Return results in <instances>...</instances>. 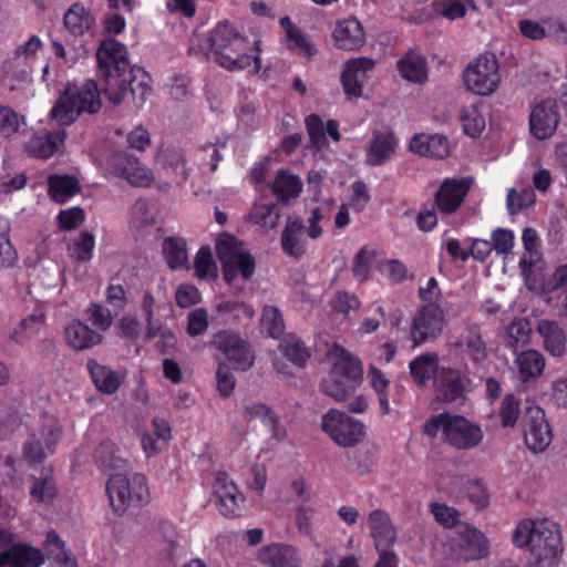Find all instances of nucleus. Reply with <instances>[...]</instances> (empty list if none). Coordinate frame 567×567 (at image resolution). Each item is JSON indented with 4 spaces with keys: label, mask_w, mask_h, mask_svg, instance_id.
Here are the masks:
<instances>
[{
    "label": "nucleus",
    "mask_w": 567,
    "mask_h": 567,
    "mask_svg": "<svg viewBox=\"0 0 567 567\" xmlns=\"http://www.w3.org/2000/svg\"><path fill=\"white\" fill-rule=\"evenodd\" d=\"M553 439L551 427L545 412L539 406L529 408L524 419V440L528 450L534 453L544 452Z\"/></svg>",
    "instance_id": "2eb2a0df"
},
{
    "label": "nucleus",
    "mask_w": 567,
    "mask_h": 567,
    "mask_svg": "<svg viewBox=\"0 0 567 567\" xmlns=\"http://www.w3.org/2000/svg\"><path fill=\"white\" fill-rule=\"evenodd\" d=\"M302 189V183L298 176L280 169L271 185V190L279 202H288L299 196Z\"/></svg>",
    "instance_id": "4c0bfd02"
},
{
    "label": "nucleus",
    "mask_w": 567,
    "mask_h": 567,
    "mask_svg": "<svg viewBox=\"0 0 567 567\" xmlns=\"http://www.w3.org/2000/svg\"><path fill=\"white\" fill-rule=\"evenodd\" d=\"M329 354L333 359V365L329 378L321 381L320 390L336 401H344L362 381V363L338 344L332 347Z\"/></svg>",
    "instance_id": "20e7f679"
},
{
    "label": "nucleus",
    "mask_w": 567,
    "mask_h": 567,
    "mask_svg": "<svg viewBox=\"0 0 567 567\" xmlns=\"http://www.w3.org/2000/svg\"><path fill=\"white\" fill-rule=\"evenodd\" d=\"M409 150L412 153L435 159H443L452 152L451 144H409Z\"/></svg>",
    "instance_id": "e2e57ef3"
},
{
    "label": "nucleus",
    "mask_w": 567,
    "mask_h": 567,
    "mask_svg": "<svg viewBox=\"0 0 567 567\" xmlns=\"http://www.w3.org/2000/svg\"><path fill=\"white\" fill-rule=\"evenodd\" d=\"M68 346L74 350H85L100 344L102 334L80 320L71 321L64 329Z\"/></svg>",
    "instance_id": "cd10ccee"
},
{
    "label": "nucleus",
    "mask_w": 567,
    "mask_h": 567,
    "mask_svg": "<svg viewBox=\"0 0 567 567\" xmlns=\"http://www.w3.org/2000/svg\"><path fill=\"white\" fill-rule=\"evenodd\" d=\"M373 254L367 247L359 249L354 257L352 272L357 280L360 282L367 281L371 270V259Z\"/></svg>",
    "instance_id": "680f3d73"
},
{
    "label": "nucleus",
    "mask_w": 567,
    "mask_h": 567,
    "mask_svg": "<svg viewBox=\"0 0 567 567\" xmlns=\"http://www.w3.org/2000/svg\"><path fill=\"white\" fill-rule=\"evenodd\" d=\"M202 296L197 287L190 284H182L175 292V301L179 308H189L200 302Z\"/></svg>",
    "instance_id": "0e129e2a"
},
{
    "label": "nucleus",
    "mask_w": 567,
    "mask_h": 567,
    "mask_svg": "<svg viewBox=\"0 0 567 567\" xmlns=\"http://www.w3.org/2000/svg\"><path fill=\"white\" fill-rule=\"evenodd\" d=\"M464 83L477 95H489L496 91L501 75L498 62L493 54H483L470 63L463 73Z\"/></svg>",
    "instance_id": "9b49d317"
},
{
    "label": "nucleus",
    "mask_w": 567,
    "mask_h": 567,
    "mask_svg": "<svg viewBox=\"0 0 567 567\" xmlns=\"http://www.w3.org/2000/svg\"><path fill=\"white\" fill-rule=\"evenodd\" d=\"M472 184L473 179L471 177H447L443 179L434 194L436 210L446 216L455 214L464 203Z\"/></svg>",
    "instance_id": "4468645a"
},
{
    "label": "nucleus",
    "mask_w": 567,
    "mask_h": 567,
    "mask_svg": "<svg viewBox=\"0 0 567 567\" xmlns=\"http://www.w3.org/2000/svg\"><path fill=\"white\" fill-rule=\"evenodd\" d=\"M398 70L402 78L411 82L422 83L427 78L425 59L412 50L399 60Z\"/></svg>",
    "instance_id": "e433bc0d"
},
{
    "label": "nucleus",
    "mask_w": 567,
    "mask_h": 567,
    "mask_svg": "<svg viewBox=\"0 0 567 567\" xmlns=\"http://www.w3.org/2000/svg\"><path fill=\"white\" fill-rule=\"evenodd\" d=\"M85 220V212L80 206H73L59 212L56 223L60 230L70 231L79 228Z\"/></svg>",
    "instance_id": "864d4df0"
},
{
    "label": "nucleus",
    "mask_w": 567,
    "mask_h": 567,
    "mask_svg": "<svg viewBox=\"0 0 567 567\" xmlns=\"http://www.w3.org/2000/svg\"><path fill=\"white\" fill-rule=\"evenodd\" d=\"M101 105L97 84L89 80L79 90L65 89L51 110V117L61 125H68L82 113H96Z\"/></svg>",
    "instance_id": "0eeeda50"
},
{
    "label": "nucleus",
    "mask_w": 567,
    "mask_h": 567,
    "mask_svg": "<svg viewBox=\"0 0 567 567\" xmlns=\"http://www.w3.org/2000/svg\"><path fill=\"white\" fill-rule=\"evenodd\" d=\"M207 42L209 48L215 54V60L218 64L229 63V56L224 54L228 47H239L241 44V35L228 22L218 23L210 32Z\"/></svg>",
    "instance_id": "b1692460"
},
{
    "label": "nucleus",
    "mask_w": 567,
    "mask_h": 567,
    "mask_svg": "<svg viewBox=\"0 0 567 567\" xmlns=\"http://www.w3.org/2000/svg\"><path fill=\"white\" fill-rule=\"evenodd\" d=\"M374 66V61L369 58H357L351 59L344 64V78L347 82L354 81L361 87L363 86L365 73L372 70Z\"/></svg>",
    "instance_id": "09e8293b"
},
{
    "label": "nucleus",
    "mask_w": 567,
    "mask_h": 567,
    "mask_svg": "<svg viewBox=\"0 0 567 567\" xmlns=\"http://www.w3.org/2000/svg\"><path fill=\"white\" fill-rule=\"evenodd\" d=\"M208 326V312L205 308H195L188 312L186 332L189 337L202 336Z\"/></svg>",
    "instance_id": "6e6d98bb"
},
{
    "label": "nucleus",
    "mask_w": 567,
    "mask_h": 567,
    "mask_svg": "<svg viewBox=\"0 0 567 567\" xmlns=\"http://www.w3.org/2000/svg\"><path fill=\"white\" fill-rule=\"evenodd\" d=\"M97 76L102 82V92L114 104H121L127 95L136 106L145 103L152 92L147 72L131 65L127 50L115 39H104L96 51Z\"/></svg>",
    "instance_id": "f257e3e1"
},
{
    "label": "nucleus",
    "mask_w": 567,
    "mask_h": 567,
    "mask_svg": "<svg viewBox=\"0 0 567 567\" xmlns=\"http://www.w3.org/2000/svg\"><path fill=\"white\" fill-rule=\"evenodd\" d=\"M439 354L436 352H426L415 359L410 364V374L419 385H425V383L436 373L439 370Z\"/></svg>",
    "instance_id": "f704fd0d"
},
{
    "label": "nucleus",
    "mask_w": 567,
    "mask_h": 567,
    "mask_svg": "<svg viewBox=\"0 0 567 567\" xmlns=\"http://www.w3.org/2000/svg\"><path fill=\"white\" fill-rule=\"evenodd\" d=\"M63 23L72 35L80 37L93 27L95 18L89 9L76 2L65 12Z\"/></svg>",
    "instance_id": "72a5a7b5"
},
{
    "label": "nucleus",
    "mask_w": 567,
    "mask_h": 567,
    "mask_svg": "<svg viewBox=\"0 0 567 567\" xmlns=\"http://www.w3.org/2000/svg\"><path fill=\"white\" fill-rule=\"evenodd\" d=\"M216 310L225 324L237 323L244 317L251 319L255 315V311L250 306L237 300L221 301L217 305Z\"/></svg>",
    "instance_id": "58836bf2"
},
{
    "label": "nucleus",
    "mask_w": 567,
    "mask_h": 567,
    "mask_svg": "<svg viewBox=\"0 0 567 567\" xmlns=\"http://www.w3.org/2000/svg\"><path fill=\"white\" fill-rule=\"evenodd\" d=\"M433 10L449 20L462 18L466 13V8L461 0H434Z\"/></svg>",
    "instance_id": "13d9d810"
},
{
    "label": "nucleus",
    "mask_w": 567,
    "mask_h": 567,
    "mask_svg": "<svg viewBox=\"0 0 567 567\" xmlns=\"http://www.w3.org/2000/svg\"><path fill=\"white\" fill-rule=\"evenodd\" d=\"M21 124H24L23 117L9 106H0V134L3 137H10L18 132Z\"/></svg>",
    "instance_id": "bf43d9fd"
},
{
    "label": "nucleus",
    "mask_w": 567,
    "mask_h": 567,
    "mask_svg": "<svg viewBox=\"0 0 567 567\" xmlns=\"http://www.w3.org/2000/svg\"><path fill=\"white\" fill-rule=\"evenodd\" d=\"M86 368L94 385L100 392L113 394L118 390L121 385L120 377L110 367L100 364L94 359H90L86 363Z\"/></svg>",
    "instance_id": "2f4dec72"
},
{
    "label": "nucleus",
    "mask_w": 567,
    "mask_h": 567,
    "mask_svg": "<svg viewBox=\"0 0 567 567\" xmlns=\"http://www.w3.org/2000/svg\"><path fill=\"white\" fill-rule=\"evenodd\" d=\"M217 390L223 398H228L236 385V380L226 363H219L216 371Z\"/></svg>",
    "instance_id": "774afa93"
},
{
    "label": "nucleus",
    "mask_w": 567,
    "mask_h": 567,
    "mask_svg": "<svg viewBox=\"0 0 567 567\" xmlns=\"http://www.w3.org/2000/svg\"><path fill=\"white\" fill-rule=\"evenodd\" d=\"M162 254L171 270L188 268L187 243L184 238L176 236L164 238Z\"/></svg>",
    "instance_id": "473e14b6"
},
{
    "label": "nucleus",
    "mask_w": 567,
    "mask_h": 567,
    "mask_svg": "<svg viewBox=\"0 0 567 567\" xmlns=\"http://www.w3.org/2000/svg\"><path fill=\"white\" fill-rule=\"evenodd\" d=\"M368 379L374 392L377 393L378 401L380 404V410L382 415H386L390 413V402H389V388L390 381L385 378L382 370L374 365H370L368 370Z\"/></svg>",
    "instance_id": "ea45409f"
},
{
    "label": "nucleus",
    "mask_w": 567,
    "mask_h": 567,
    "mask_svg": "<svg viewBox=\"0 0 567 567\" xmlns=\"http://www.w3.org/2000/svg\"><path fill=\"white\" fill-rule=\"evenodd\" d=\"M454 549L465 560H478L487 556L488 540L477 528L468 524L457 526Z\"/></svg>",
    "instance_id": "dca6fc26"
},
{
    "label": "nucleus",
    "mask_w": 567,
    "mask_h": 567,
    "mask_svg": "<svg viewBox=\"0 0 567 567\" xmlns=\"http://www.w3.org/2000/svg\"><path fill=\"white\" fill-rule=\"evenodd\" d=\"M81 192V184L74 175L53 174L48 177V195L56 204H65Z\"/></svg>",
    "instance_id": "c85d7f7f"
},
{
    "label": "nucleus",
    "mask_w": 567,
    "mask_h": 567,
    "mask_svg": "<svg viewBox=\"0 0 567 567\" xmlns=\"http://www.w3.org/2000/svg\"><path fill=\"white\" fill-rule=\"evenodd\" d=\"M303 230L302 221L288 218L280 238L281 248L286 255L299 259L306 254V243L302 238Z\"/></svg>",
    "instance_id": "c756f323"
},
{
    "label": "nucleus",
    "mask_w": 567,
    "mask_h": 567,
    "mask_svg": "<svg viewBox=\"0 0 567 567\" xmlns=\"http://www.w3.org/2000/svg\"><path fill=\"white\" fill-rule=\"evenodd\" d=\"M431 513L435 520L445 527L458 526L460 514L454 507H450L446 504L433 503L431 505Z\"/></svg>",
    "instance_id": "69168bd1"
},
{
    "label": "nucleus",
    "mask_w": 567,
    "mask_h": 567,
    "mask_svg": "<svg viewBox=\"0 0 567 567\" xmlns=\"http://www.w3.org/2000/svg\"><path fill=\"white\" fill-rule=\"evenodd\" d=\"M215 494L218 498V509L225 517L239 516L244 495L226 472H218L215 480Z\"/></svg>",
    "instance_id": "6ab92c4d"
},
{
    "label": "nucleus",
    "mask_w": 567,
    "mask_h": 567,
    "mask_svg": "<svg viewBox=\"0 0 567 567\" xmlns=\"http://www.w3.org/2000/svg\"><path fill=\"white\" fill-rule=\"evenodd\" d=\"M252 220L262 228H275L279 220V212L276 204H256L251 210Z\"/></svg>",
    "instance_id": "8fccbe9b"
},
{
    "label": "nucleus",
    "mask_w": 567,
    "mask_h": 567,
    "mask_svg": "<svg viewBox=\"0 0 567 567\" xmlns=\"http://www.w3.org/2000/svg\"><path fill=\"white\" fill-rule=\"evenodd\" d=\"M247 42L241 37V44L239 47H234L230 44L228 50L224 51V54L229 56L230 62L225 64H219L221 68L228 71H237L244 70L251 64V58L247 53Z\"/></svg>",
    "instance_id": "49530a36"
},
{
    "label": "nucleus",
    "mask_w": 567,
    "mask_h": 567,
    "mask_svg": "<svg viewBox=\"0 0 567 567\" xmlns=\"http://www.w3.org/2000/svg\"><path fill=\"white\" fill-rule=\"evenodd\" d=\"M210 347L221 352L237 370L247 371L255 362V353L249 342L231 330H220L213 334Z\"/></svg>",
    "instance_id": "ddd939ff"
},
{
    "label": "nucleus",
    "mask_w": 567,
    "mask_h": 567,
    "mask_svg": "<svg viewBox=\"0 0 567 567\" xmlns=\"http://www.w3.org/2000/svg\"><path fill=\"white\" fill-rule=\"evenodd\" d=\"M517 547L528 546L537 561L554 560L561 551L558 526L548 518L524 519L513 532Z\"/></svg>",
    "instance_id": "f03ea898"
},
{
    "label": "nucleus",
    "mask_w": 567,
    "mask_h": 567,
    "mask_svg": "<svg viewBox=\"0 0 567 567\" xmlns=\"http://www.w3.org/2000/svg\"><path fill=\"white\" fill-rule=\"evenodd\" d=\"M282 354L298 367H305L310 352L306 348L303 341L296 337H289L280 344Z\"/></svg>",
    "instance_id": "a18cd8bd"
},
{
    "label": "nucleus",
    "mask_w": 567,
    "mask_h": 567,
    "mask_svg": "<svg viewBox=\"0 0 567 567\" xmlns=\"http://www.w3.org/2000/svg\"><path fill=\"white\" fill-rule=\"evenodd\" d=\"M113 146L114 144H97V147L92 151L99 165L133 187H151L154 183L152 171L134 155L118 152Z\"/></svg>",
    "instance_id": "39448f33"
},
{
    "label": "nucleus",
    "mask_w": 567,
    "mask_h": 567,
    "mask_svg": "<svg viewBox=\"0 0 567 567\" xmlns=\"http://www.w3.org/2000/svg\"><path fill=\"white\" fill-rule=\"evenodd\" d=\"M62 427L54 417L43 416L38 433L30 435L23 445V457L30 466L41 464L54 454L61 439Z\"/></svg>",
    "instance_id": "1a4fd4ad"
},
{
    "label": "nucleus",
    "mask_w": 567,
    "mask_h": 567,
    "mask_svg": "<svg viewBox=\"0 0 567 567\" xmlns=\"http://www.w3.org/2000/svg\"><path fill=\"white\" fill-rule=\"evenodd\" d=\"M445 322L444 311L435 302L422 306L413 316L410 326L412 347L417 348L436 340L442 333Z\"/></svg>",
    "instance_id": "f8f14e48"
},
{
    "label": "nucleus",
    "mask_w": 567,
    "mask_h": 567,
    "mask_svg": "<svg viewBox=\"0 0 567 567\" xmlns=\"http://www.w3.org/2000/svg\"><path fill=\"white\" fill-rule=\"evenodd\" d=\"M464 493L468 501L480 509L487 507L489 504L488 489L482 480H468L464 484Z\"/></svg>",
    "instance_id": "603ef678"
},
{
    "label": "nucleus",
    "mask_w": 567,
    "mask_h": 567,
    "mask_svg": "<svg viewBox=\"0 0 567 567\" xmlns=\"http://www.w3.org/2000/svg\"><path fill=\"white\" fill-rule=\"evenodd\" d=\"M470 379L460 370L442 368L434 378V386L437 399L452 403L464 398Z\"/></svg>",
    "instance_id": "a211bd4d"
},
{
    "label": "nucleus",
    "mask_w": 567,
    "mask_h": 567,
    "mask_svg": "<svg viewBox=\"0 0 567 567\" xmlns=\"http://www.w3.org/2000/svg\"><path fill=\"white\" fill-rule=\"evenodd\" d=\"M106 494L117 516L124 515L130 508L143 507L151 502L147 478L140 473L111 475L106 483Z\"/></svg>",
    "instance_id": "423d86ee"
},
{
    "label": "nucleus",
    "mask_w": 567,
    "mask_h": 567,
    "mask_svg": "<svg viewBox=\"0 0 567 567\" xmlns=\"http://www.w3.org/2000/svg\"><path fill=\"white\" fill-rule=\"evenodd\" d=\"M93 457L96 466L104 473L121 470L125 464L112 440H103L94 450Z\"/></svg>",
    "instance_id": "c9c22d12"
},
{
    "label": "nucleus",
    "mask_w": 567,
    "mask_h": 567,
    "mask_svg": "<svg viewBox=\"0 0 567 567\" xmlns=\"http://www.w3.org/2000/svg\"><path fill=\"white\" fill-rule=\"evenodd\" d=\"M44 561L41 549L27 543L19 542L0 551V567H40Z\"/></svg>",
    "instance_id": "412c9836"
},
{
    "label": "nucleus",
    "mask_w": 567,
    "mask_h": 567,
    "mask_svg": "<svg viewBox=\"0 0 567 567\" xmlns=\"http://www.w3.org/2000/svg\"><path fill=\"white\" fill-rule=\"evenodd\" d=\"M155 159L166 177L172 179L175 185H182L187 181L188 173L184 154L174 144H159Z\"/></svg>",
    "instance_id": "aec40b11"
},
{
    "label": "nucleus",
    "mask_w": 567,
    "mask_h": 567,
    "mask_svg": "<svg viewBox=\"0 0 567 567\" xmlns=\"http://www.w3.org/2000/svg\"><path fill=\"white\" fill-rule=\"evenodd\" d=\"M56 486L52 474H43L40 477H33V484L30 488V495L39 503H50L56 496Z\"/></svg>",
    "instance_id": "c03bdc74"
},
{
    "label": "nucleus",
    "mask_w": 567,
    "mask_h": 567,
    "mask_svg": "<svg viewBox=\"0 0 567 567\" xmlns=\"http://www.w3.org/2000/svg\"><path fill=\"white\" fill-rule=\"evenodd\" d=\"M442 433V440L455 450H472L481 444L484 437L482 427L466 417L442 412L430 416L424 425L423 433L436 436Z\"/></svg>",
    "instance_id": "7ed1b4c3"
},
{
    "label": "nucleus",
    "mask_w": 567,
    "mask_h": 567,
    "mask_svg": "<svg viewBox=\"0 0 567 567\" xmlns=\"http://www.w3.org/2000/svg\"><path fill=\"white\" fill-rule=\"evenodd\" d=\"M260 327L269 337L279 339L284 334L286 328L280 310L275 306L264 307Z\"/></svg>",
    "instance_id": "37998d69"
},
{
    "label": "nucleus",
    "mask_w": 567,
    "mask_h": 567,
    "mask_svg": "<svg viewBox=\"0 0 567 567\" xmlns=\"http://www.w3.org/2000/svg\"><path fill=\"white\" fill-rule=\"evenodd\" d=\"M245 414L248 419H259L265 425L271 429L275 436L278 435L279 417L267 404L254 403L247 405Z\"/></svg>",
    "instance_id": "de8ad7c7"
},
{
    "label": "nucleus",
    "mask_w": 567,
    "mask_h": 567,
    "mask_svg": "<svg viewBox=\"0 0 567 567\" xmlns=\"http://www.w3.org/2000/svg\"><path fill=\"white\" fill-rule=\"evenodd\" d=\"M322 430L340 446L359 444L365 435L364 424L337 409L329 410L321 421Z\"/></svg>",
    "instance_id": "9d476101"
},
{
    "label": "nucleus",
    "mask_w": 567,
    "mask_h": 567,
    "mask_svg": "<svg viewBox=\"0 0 567 567\" xmlns=\"http://www.w3.org/2000/svg\"><path fill=\"white\" fill-rule=\"evenodd\" d=\"M380 272L392 284H402L408 278L406 266L399 259H386L379 267Z\"/></svg>",
    "instance_id": "052dcab7"
},
{
    "label": "nucleus",
    "mask_w": 567,
    "mask_h": 567,
    "mask_svg": "<svg viewBox=\"0 0 567 567\" xmlns=\"http://www.w3.org/2000/svg\"><path fill=\"white\" fill-rule=\"evenodd\" d=\"M457 344L465 357L475 364L487 359V346L483 340L481 326L476 322L466 323Z\"/></svg>",
    "instance_id": "393cba45"
},
{
    "label": "nucleus",
    "mask_w": 567,
    "mask_h": 567,
    "mask_svg": "<svg viewBox=\"0 0 567 567\" xmlns=\"http://www.w3.org/2000/svg\"><path fill=\"white\" fill-rule=\"evenodd\" d=\"M195 275L198 279L216 280L218 277V268L214 260L209 246H202L194 260Z\"/></svg>",
    "instance_id": "a19ab883"
},
{
    "label": "nucleus",
    "mask_w": 567,
    "mask_h": 567,
    "mask_svg": "<svg viewBox=\"0 0 567 567\" xmlns=\"http://www.w3.org/2000/svg\"><path fill=\"white\" fill-rule=\"evenodd\" d=\"M89 320L100 331H106L113 323V316L109 308L91 302L86 309Z\"/></svg>",
    "instance_id": "4d7b16f0"
},
{
    "label": "nucleus",
    "mask_w": 567,
    "mask_h": 567,
    "mask_svg": "<svg viewBox=\"0 0 567 567\" xmlns=\"http://www.w3.org/2000/svg\"><path fill=\"white\" fill-rule=\"evenodd\" d=\"M217 258L221 264L223 277L231 285L239 274L244 280H249L256 271V260L249 251L243 249V241L234 235L223 233L215 243Z\"/></svg>",
    "instance_id": "6e6552de"
},
{
    "label": "nucleus",
    "mask_w": 567,
    "mask_h": 567,
    "mask_svg": "<svg viewBox=\"0 0 567 567\" xmlns=\"http://www.w3.org/2000/svg\"><path fill=\"white\" fill-rule=\"evenodd\" d=\"M259 563L269 567H300L298 549L288 544L272 543L258 553Z\"/></svg>",
    "instance_id": "5701e85b"
},
{
    "label": "nucleus",
    "mask_w": 567,
    "mask_h": 567,
    "mask_svg": "<svg viewBox=\"0 0 567 567\" xmlns=\"http://www.w3.org/2000/svg\"><path fill=\"white\" fill-rule=\"evenodd\" d=\"M520 414V402L514 394H506L502 401L498 415L504 427H513Z\"/></svg>",
    "instance_id": "5fc2aeb1"
},
{
    "label": "nucleus",
    "mask_w": 567,
    "mask_h": 567,
    "mask_svg": "<svg viewBox=\"0 0 567 567\" xmlns=\"http://www.w3.org/2000/svg\"><path fill=\"white\" fill-rule=\"evenodd\" d=\"M464 133L471 138H477L485 128V120L477 112L472 109L462 116Z\"/></svg>",
    "instance_id": "338daca9"
},
{
    "label": "nucleus",
    "mask_w": 567,
    "mask_h": 567,
    "mask_svg": "<svg viewBox=\"0 0 567 567\" xmlns=\"http://www.w3.org/2000/svg\"><path fill=\"white\" fill-rule=\"evenodd\" d=\"M530 324L526 319H519L513 321L507 330L506 347L512 349L516 353L517 348L520 344L526 343L529 340Z\"/></svg>",
    "instance_id": "3c124183"
},
{
    "label": "nucleus",
    "mask_w": 567,
    "mask_h": 567,
    "mask_svg": "<svg viewBox=\"0 0 567 567\" xmlns=\"http://www.w3.org/2000/svg\"><path fill=\"white\" fill-rule=\"evenodd\" d=\"M94 248L95 236L91 231L82 230L69 249L70 257L79 262H87L93 258Z\"/></svg>",
    "instance_id": "79ce46f5"
},
{
    "label": "nucleus",
    "mask_w": 567,
    "mask_h": 567,
    "mask_svg": "<svg viewBox=\"0 0 567 567\" xmlns=\"http://www.w3.org/2000/svg\"><path fill=\"white\" fill-rule=\"evenodd\" d=\"M518 378L522 382H529L538 379L545 369L544 355L534 349L522 351L516 355Z\"/></svg>",
    "instance_id": "7c9ffc66"
},
{
    "label": "nucleus",
    "mask_w": 567,
    "mask_h": 567,
    "mask_svg": "<svg viewBox=\"0 0 567 567\" xmlns=\"http://www.w3.org/2000/svg\"><path fill=\"white\" fill-rule=\"evenodd\" d=\"M333 39L339 49L357 50L364 44L365 33L358 19L349 18L337 24Z\"/></svg>",
    "instance_id": "bb28decb"
},
{
    "label": "nucleus",
    "mask_w": 567,
    "mask_h": 567,
    "mask_svg": "<svg viewBox=\"0 0 567 567\" xmlns=\"http://www.w3.org/2000/svg\"><path fill=\"white\" fill-rule=\"evenodd\" d=\"M559 122L558 105L554 100H543L535 104L529 115V130L539 141L550 138Z\"/></svg>",
    "instance_id": "f3484780"
},
{
    "label": "nucleus",
    "mask_w": 567,
    "mask_h": 567,
    "mask_svg": "<svg viewBox=\"0 0 567 567\" xmlns=\"http://www.w3.org/2000/svg\"><path fill=\"white\" fill-rule=\"evenodd\" d=\"M536 331L543 339L544 349L550 355L555 358L565 355L567 336L556 321L543 319L538 321Z\"/></svg>",
    "instance_id": "a878e982"
},
{
    "label": "nucleus",
    "mask_w": 567,
    "mask_h": 567,
    "mask_svg": "<svg viewBox=\"0 0 567 567\" xmlns=\"http://www.w3.org/2000/svg\"><path fill=\"white\" fill-rule=\"evenodd\" d=\"M368 526L377 551L389 550L396 542V528L385 511H372L368 517Z\"/></svg>",
    "instance_id": "4be33fe9"
}]
</instances>
